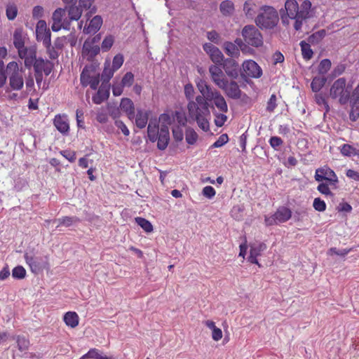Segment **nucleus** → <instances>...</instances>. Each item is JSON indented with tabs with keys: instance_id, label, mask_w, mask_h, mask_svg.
<instances>
[{
	"instance_id": "e2e57ef3",
	"label": "nucleus",
	"mask_w": 359,
	"mask_h": 359,
	"mask_svg": "<svg viewBox=\"0 0 359 359\" xmlns=\"http://www.w3.org/2000/svg\"><path fill=\"white\" fill-rule=\"evenodd\" d=\"M215 123L217 127H222L227 120V116L224 114H215Z\"/></svg>"
},
{
	"instance_id": "338daca9",
	"label": "nucleus",
	"mask_w": 359,
	"mask_h": 359,
	"mask_svg": "<svg viewBox=\"0 0 359 359\" xmlns=\"http://www.w3.org/2000/svg\"><path fill=\"white\" fill-rule=\"evenodd\" d=\"M202 193L205 197L211 199L215 196L216 191L212 187L206 186L203 189Z\"/></svg>"
},
{
	"instance_id": "c9c22d12",
	"label": "nucleus",
	"mask_w": 359,
	"mask_h": 359,
	"mask_svg": "<svg viewBox=\"0 0 359 359\" xmlns=\"http://www.w3.org/2000/svg\"><path fill=\"white\" fill-rule=\"evenodd\" d=\"M37 32V40H41L44 46H49L51 44V33L50 29H45L43 32Z\"/></svg>"
},
{
	"instance_id": "c03bdc74",
	"label": "nucleus",
	"mask_w": 359,
	"mask_h": 359,
	"mask_svg": "<svg viewBox=\"0 0 359 359\" xmlns=\"http://www.w3.org/2000/svg\"><path fill=\"white\" fill-rule=\"evenodd\" d=\"M332 65L331 61L329 59H323L320 61L318 71L320 74H325L330 69Z\"/></svg>"
},
{
	"instance_id": "13d9d810",
	"label": "nucleus",
	"mask_w": 359,
	"mask_h": 359,
	"mask_svg": "<svg viewBox=\"0 0 359 359\" xmlns=\"http://www.w3.org/2000/svg\"><path fill=\"white\" fill-rule=\"evenodd\" d=\"M134 81V75L132 72H127L123 77L121 84L123 86H131Z\"/></svg>"
},
{
	"instance_id": "7c9ffc66",
	"label": "nucleus",
	"mask_w": 359,
	"mask_h": 359,
	"mask_svg": "<svg viewBox=\"0 0 359 359\" xmlns=\"http://www.w3.org/2000/svg\"><path fill=\"white\" fill-rule=\"evenodd\" d=\"M197 88L206 100L208 98V95L210 96L211 93H213L215 91V90H212V87L204 80H200L197 83Z\"/></svg>"
},
{
	"instance_id": "e433bc0d",
	"label": "nucleus",
	"mask_w": 359,
	"mask_h": 359,
	"mask_svg": "<svg viewBox=\"0 0 359 359\" xmlns=\"http://www.w3.org/2000/svg\"><path fill=\"white\" fill-rule=\"evenodd\" d=\"M13 339L16 340L19 351H25L29 348V341L25 336L18 335Z\"/></svg>"
},
{
	"instance_id": "774afa93",
	"label": "nucleus",
	"mask_w": 359,
	"mask_h": 359,
	"mask_svg": "<svg viewBox=\"0 0 359 359\" xmlns=\"http://www.w3.org/2000/svg\"><path fill=\"white\" fill-rule=\"evenodd\" d=\"M276 106H277L276 96V95L273 94V95H271V97L269 98V101L267 102L266 110L269 112H272L274 111Z\"/></svg>"
},
{
	"instance_id": "0e129e2a",
	"label": "nucleus",
	"mask_w": 359,
	"mask_h": 359,
	"mask_svg": "<svg viewBox=\"0 0 359 359\" xmlns=\"http://www.w3.org/2000/svg\"><path fill=\"white\" fill-rule=\"evenodd\" d=\"M228 140L229 137L227 134H222L219 137L217 140L215 142L212 147L214 148L221 147L224 145L228 142Z\"/></svg>"
},
{
	"instance_id": "2f4dec72",
	"label": "nucleus",
	"mask_w": 359,
	"mask_h": 359,
	"mask_svg": "<svg viewBox=\"0 0 359 359\" xmlns=\"http://www.w3.org/2000/svg\"><path fill=\"white\" fill-rule=\"evenodd\" d=\"M327 79L325 76H315L311 83V89L313 92L318 93L325 86Z\"/></svg>"
},
{
	"instance_id": "f8f14e48",
	"label": "nucleus",
	"mask_w": 359,
	"mask_h": 359,
	"mask_svg": "<svg viewBox=\"0 0 359 359\" xmlns=\"http://www.w3.org/2000/svg\"><path fill=\"white\" fill-rule=\"evenodd\" d=\"M187 109L189 117L192 121L203 115H210V110L208 107L199 106L194 101L189 102Z\"/></svg>"
},
{
	"instance_id": "1a4fd4ad",
	"label": "nucleus",
	"mask_w": 359,
	"mask_h": 359,
	"mask_svg": "<svg viewBox=\"0 0 359 359\" xmlns=\"http://www.w3.org/2000/svg\"><path fill=\"white\" fill-rule=\"evenodd\" d=\"M221 65L226 75L233 79H236L239 73L241 74V69L239 67L238 63L233 58L224 59Z\"/></svg>"
},
{
	"instance_id": "4c0bfd02",
	"label": "nucleus",
	"mask_w": 359,
	"mask_h": 359,
	"mask_svg": "<svg viewBox=\"0 0 359 359\" xmlns=\"http://www.w3.org/2000/svg\"><path fill=\"white\" fill-rule=\"evenodd\" d=\"M50 64L49 60H45L42 57L36 58L34 62V65L32 67H34V73H43V70H44V67L46 65Z\"/></svg>"
},
{
	"instance_id": "69168bd1",
	"label": "nucleus",
	"mask_w": 359,
	"mask_h": 359,
	"mask_svg": "<svg viewBox=\"0 0 359 359\" xmlns=\"http://www.w3.org/2000/svg\"><path fill=\"white\" fill-rule=\"evenodd\" d=\"M341 153L345 156H351L353 154L354 147L348 144H344L341 147Z\"/></svg>"
},
{
	"instance_id": "ddd939ff",
	"label": "nucleus",
	"mask_w": 359,
	"mask_h": 359,
	"mask_svg": "<svg viewBox=\"0 0 359 359\" xmlns=\"http://www.w3.org/2000/svg\"><path fill=\"white\" fill-rule=\"evenodd\" d=\"M219 88L223 90L226 96L231 99L238 100L241 97L242 92L238 83L235 81L229 82V81L226 79L224 81V86Z\"/></svg>"
},
{
	"instance_id": "473e14b6",
	"label": "nucleus",
	"mask_w": 359,
	"mask_h": 359,
	"mask_svg": "<svg viewBox=\"0 0 359 359\" xmlns=\"http://www.w3.org/2000/svg\"><path fill=\"white\" fill-rule=\"evenodd\" d=\"M299 45L301 47L303 58L306 60H311L313 57V52L311 48L310 43L306 42L305 41H302Z\"/></svg>"
},
{
	"instance_id": "f03ea898",
	"label": "nucleus",
	"mask_w": 359,
	"mask_h": 359,
	"mask_svg": "<svg viewBox=\"0 0 359 359\" xmlns=\"http://www.w3.org/2000/svg\"><path fill=\"white\" fill-rule=\"evenodd\" d=\"M259 11L257 16L255 18L257 27L262 29H271L277 25L279 17L273 7L263 6L259 8Z\"/></svg>"
},
{
	"instance_id": "a19ab883",
	"label": "nucleus",
	"mask_w": 359,
	"mask_h": 359,
	"mask_svg": "<svg viewBox=\"0 0 359 359\" xmlns=\"http://www.w3.org/2000/svg\"><path fill=\"white\" fill-rule=\"evenodd\" d=\"M6 15L9 20H13L18 15V8L15 4H8L6 6Z\"/></svg>"
},
{
	"instance_id": "37998d69",
	"label": "nucleus",
	"mask_w": 359,
	"mask_h": 359,
	"mask_svg": "<svg viewBox=\"0 0 359 359\" xmlns=\"http://www.w3.org/2000/svg\"><path fill=\"white\" fill-rule=\"evenodd\" d=\"M266 249V245L264 243H254L250 246V253L256 256H259L261 253Z\"/></svg>"
},
{
	"instance_id": "393cba45",
	"label": "nucleus",
	"mask_w": 359,
	"mask_h": 359,
	"mask_svg": "<svg viewBox=\"0 0 359 359\" xmlns=\"http://www.w3.org/2000/svg\"><path fill=\"white\" fill-rule=\"evenodd\" d=\"M219 11L224 16H231L235 11L234 4L230 0H224L219 5Z\"/></svg>"
},
{
	"instance_id": "dca6fc26",
	"label": "nucleus",
	"mask_w": 359,
	"mask_h": 359,
	"mask_svg": "<svg viewBox=\"0 0 359 359\" xmlns=\"http://www.w3.org/2000/svg\"><path fill=\"white\" fill-rule=\"evenodd\" d=\"M207 100L213 101L215 107L222 113H226L228 111V106L224 97L217 90H215L211 95H208Z\"/></svg>"
},
{
	"instance_id": "ea45409f",
	"label": "nucleus",
	"mask_w": 359,
	"mask_h": 359,
	"mask_svg": "<svg viewBox=\"0 0 359 359\" xmlns=\"http://www.w3.org/2000/svg\"><path fill=\"white\" fill-rule=\"evenodd\" d=\"M210 57L211 60L215 64V65H221L224 59V55L221 50L217 48L216 49H214V51L210 54Z\"/></svg>"
},
{
	"instance_id": "39448f33",
	"label": "nucleus",
	"mask_w": 359,
	"mask_h": 359,
	"mask_svg": "<svg viewBox=\"0 0 359 359\" xmlns=\"http://www.w3.org/2000/svg\"><path fill=\"white\" fill-rule=\"evenodd\" d=\"M242 36L248 44L258 48L263 45V37L254 25H246L242 29Z\"/></svg>"
},
{
	"instance_id": "5fc2aeb1",
	"label": "nucleus",
	"mask_w": 359,
	"mask_h": 359,
	"mask_svg": "<svg viewBox=\"0 0 359 359\" xmlns=\"http://www.w3.org/2000/svg\"><path fill=\"white\" fill-rule=\"evenodd\" d=\"M329 183L328 182H326V183H320V184H318V187H317V190L322 194H324L325 196H333L334 194L332 193V191H330V188H329Z\"/></svg>"
},
{
	"instance_id": "de8ad7c7",
	"label": "nucleus",
	"mask_w": 359,
	"mask_h": 359,
	"mask_svg": "<svg viewBox=\"0 0 359 359\" xmlns=\"http://www.w3.org/2000/svg\"><path fill=\"white\" fill-rule=\"evenodd\" d=\"M173 118L176 119L179 126L184 127L187 125V118L185 114L182 111H175L173 114Z\"/></svg>"
},
{
	"instance_id": "6ab92c4d",
	"label": "nucleus",
	"mask_w": 359,
	"mask_h": 359,
	"mask_svg": "<svg viewBox=\"0 0 359 359\" xmlns=\"http://www.w3.org/2000/svg\"><path fill=\"white\" fill-rule=\"evenodd\" d=\"M120 107L127 114L129 119L132 120L135 118V106L130 99L123 98L121 101Z\"/></svg>"
},
{
	"instance_id": "680f3d73",
	"label": "nucleus",
	"mask_w": 359,
	"mask_h": 359,
	"mask_svg": "<svg viewBox=\"0 0 359 359\" xmlns=\"http://www.w3.org/2000/svg\"><path fill=\"white\" fill-rule=\"evenodd\" d=\"M351 251V248L337 250L336 248H332L329 250V254L331 255H336L341 257H344L346 255H348Z\"/></svg>"
},
{
	"instance_id": "a878e982",
	"label": "nucleus",
	"mask_w": 359,
	"mask_h": 359,
	"mask_svg": "<svg viewBox=\"0 0 359 359\" xmlns=\"http://www.w3.org/2000/svg\"><path fill=\"white\" fill-rule=\"evenodd\" d=\"M223 48L226 54L230 56L231 58L238 57L240 55V50L238 47L232 42H224Z\"/></svg>"
},
{
	"instance_id": "423d86ee",
	"label": "nucleus",
	"mask_w": 359,
	"mask_h": 359,
	"mask_svg": "<svg viewBox=\"0 0 359 359\" xmlns=\"http://www.w3.org/2000/svg\"><path fill=\"white\" fill-rule=\"evenodd\" d=\"M25 259L29 265L32 273L38 274L43 269L48 268V259L47 256L36 257L25 253Z\"/></svg>"
},
{
	"instance_id": "72a5a7b5",
	"label": "nucleus",
	"mask_w": 359,
	"mask_h": 359,
	"mask_svg": "<svg viewBox=\"0 0 359 359\" xmlns=\"http://www.w3.org/2000/svg\"><path fill=\"white\" fill-rule=\"evenodd\" d=\"M160 129L158 128V126L156 123L152 125L150 122L147 127V135L149 140L151 142H155L157 140V137L159 134Z\"/></svg>"
},
{
	"instance_id": "a18cd8bd",
	"label": "nucleus",
	"mask_w": 359,
	"mask_h": 359,
	"mask_svg": "<svg viewBox=\"0 0 359 359\" xmlns=\"http://www.w3.org/2000/svg\"><path fill=\"white\" fill-rule=\"evenodd\" d=\"M198 139V135L195 130L191 128H188L186 130V141L189 144H194Z\"/></svg>"
},
{
	"instance_id": "4468645a",
	"label": "nucleus",
	"mask_w": 359,
	"mask_h": 359,
	"mask_svg": "<svg viewBox=\"0 0 359 359\" xmlns=\"http://www.w3.org/2000/svg\"><path fill=\"white\" fill-rule=\"evenodd\" d=\"M219 65H212L209 67V72L211 76L212 81L218 87H222L224 85V81L226 79L222 69L218 66Z\"/></svg>"
},
{
	"instance_id": "bf43d9fd",
	"label": "nucleus",
	"mask_w": 359,
	"mask_h": 359,
	"mask_svg": "<svg viewBox=\"0 0 359 359\" xmlns=\"http://www.w3.org/2000/svg\"><path fill=\"white\" fill-rule=\"evenodd\" d=\"M172 135L175 141L180 142L183 140L184 133L182 126H175L172 128Z\"/></svg>"
},
{
	"instance_id": "4d7b16f0",
	"label": "nucleus",
	"mask_w": 359,
	"mask_h": 359,
	"mask_svg": "<svg viewBox=\"0 0 359 359\" xmlns=\"http://www.w3.org/2000/svg\"><path fill=\"white\" fill-rule=\"evenodd\" d=\"M313 206L316 210L319 212H323L326 210V203L320 198L314 199Z\"/></svg>"
},
{
	"instance_id": "09e8293b",
	"label": "nucleus",
	"mask_w": 359,
	"mask_h": 359,
	"mask_svg": "<svg viewBox=\"0 0 359 359\" xmlns=\"http://www.w3.org/2000/svg\"><path fill=\"white\" fill-rule=\"evenodd\" d=\"M79 219L76 217H63L57 219L58 225H64L65 226H71L74 222H78Z\"/></svg>"
},
{
	"instance_id": "f704fd0d",
	"label": "nucleus",
	"mask_w": 359,
	"mask_h": 359,
	"mask_svg": "<svg viewBox=\"0 0 359 359\" xmlns=\"http://www.w3.org/2000/svg\"><path fill=\"white\" fill-rule=\"evenodd\" d=\"M325 35V29H320L309 36L307 40L308 42L311 43L312 45H316L318 44L323 40Z\"/></svg>"
},
{
	"instance_id": "8fccbe9b",
	"label": "nucleus",
	"mask_w": 359,
	"mask_h": 359,
	"mask_svg": "<svg viewBox=\"0 0 359 359\" xmlns=\"http://www.w3.org/2000/svg\"><path fill=\"white\" fill-rule=\"evenodd\" d=\"M114 42V38L113 36H111V35L107 36L104 39V40L102 43L101 48H102V50L105 51V52L108 51L113 46Z\"/></svg>"
},
{
	"instance_id": "5701e85b",
	"label": "nucleus",
	"mask_w": 359,
	"mask_h": 359,
	"mask_svg": "<svg viewBox=\"0 0 359 359\" xmlns=\"http://www.w3.org/2000/svg\"><path fill=\"white\" fill-rule=\"evenodd\" d=\"M23 32L21 28H17L13 32V45L18 50V52L22 50L25 48V39L22 36Z\"/></svg>"
},
{
	"instance_id": "f257e3e1",
	"label": "nucleus",
	"mask_w": 359,
	"mask_h": 359,
	"mask_svg": "<svg viewBox=\"0 0 359 359\" xmlns=\"http://www.w3.org/2000/svg\"><path fill=\"white\" fill-rule=\"evenodd\" d=\"M311 3L304 0L300 6L296 0H286L285 11L280 10V18L283 25H288L289 20H294V28L296 31L302 29L303 22L310 18Z\"/></svg>"
},
{
	"instance_id": "c756f323",
	"label": "nucleus",
	"mask_w": 359,
	"mask_h": 359,
	"mask_svg": "<svg viewBox=\"0 0 359 359\" xmlns=\"http://www.w3.org/2000/svg\"><path fill=\"white\" fill-rule=\"evenodd\" d=\"M64 321L67 326L74 328L79 325V316L76 312L69 311L65 314Z\"/></svg>"
},
{
	"instance_id": "f3484780",
	"label": "nucleus",
	"mask_w": 359,
	"mask_h": 359,
	"mask_svg": "<svg viewBox=\"0 0 359 359\" xmlns=\"http://www.w3.org/2000/svg\"><path fill=\"white\" fill-rule=\"evenodd\" d=\"M109 96V84L102 83L99 88L97 93L93 96V101L95 104H100L107 100Z\"/></svg>"
},
{
	"instance_id": "864d4df0",
	"label": "nucleus",
	"mask_w": 359,
	"mask_h": 359,
	"mask_svg": "<svg viewBox=\"0 0 359 359\" xmlns=\"http://www.w3.org/2000/svg\"><path fill=\"white\" fill-rule=\"evenodd\" d=\"M123 61L124 59L122 54L118 53L113 58L111 67L116 71L118 70L122 66Z\"/></svg>"
},
{
	"instance_id": "0eeeda50",
	"label": "nucleus",
	"mask_w": 359,
	"mask_h": 359,
	"mask_svg": "<svg viewBox=\"0 0 359 359\" xmlns=\"http://www.w3.org/2000/svg\"><path fill=\"white\" fill-rule=\"evenodd\" d=\"M314 178L317 182L325 180L334 188L337 187L338 177L333 170L327 165L316 169Z\"/></svg>"
},
{
	"instance_id": "4be33fe9",
	"label": "nucleus",
	"mask_w": 359,
	"mask_h": 359,
	"mask_svg": "<svg viewBox=\"0 0 359 359\" xmlns=\"http://www.w3.org/2000/svg\"><path fill=\"white\" fill-rule=\"evenodd\" d=\"M274 217L278 223L285 222L292 217L291 210L285 207H280L274 213Z\"/></svg>"
},
{
	"instance_id": "9b49d317",
	"label": "nucleus",
	"mask_w": 359,
	"mask_h": 359,
	"mask_svg": "<svg viewBox=\"0 0 359 359\" xmlns=\"http://www.w3.org/2000/svg\"><path fill=\"white\" fill-rule=\"evenodd\" d=\"M97 65L95 63L86 65L83 69L80 75V82L83 87H87L89 84V81L96 76Z\"/></svg>"
},
{
	"instance_id": "9d476101",
	"label": "nucleus",
	"mask_w": 359,
	"mask_h": 359,
	"mask_svg": "<svg viewBox=\"0 0 359 359\" xmlns=\"http://www.w3.org/2000/svg\"><path fill=\"white\" fill-rule=\"evenodd\" d=\"M19 57L24 60V64L26 68L31 69L34 62L36 59V48L35 46L26 47L22 50L18 52Z\"/></svg>"
},
{
	"instance_id": "58836bf2",
	"label": "nucleus",
	"mask_w": 359,
	"mask_h": 359,
	"mask_svg": "<svg viewBox=\"0 0 359 359\" xmlns=\"http://www.w3.org/2000/svg\"><path fill=\"white\" fill-rule=\"evenodd\" d=\"M314 99L318 105L323 107L326 112L330 111L329 104L326 100V96L322 93H316L314 95Z\"/></svg>"
},
{
	"instance_id": "bb28decb",
	"label": "nucleus",
	"mask_w": 359,
	"mask_h": 359,
	"mask_svg": "<svg viewBox=\"0 0 359 359\" xmlns=\"http://www.w3.org/2000/svg\"><path fill=\"white\" fill-rule=\"evenodd\" d=\"M116 70L111 67L110 62L106 61L104 62V67L103 72L101 75V79L102 80V83L109 84V80L113 76Z\"/></svg>"
},
{
	"instance_id": "603ef678",
	"label": "nucleus",
	"mask_w": 359,
	"mask_h": 359,
	"mask_svg": "<svg viewBox=\"0 0 359 359\" xmlns=\"http://www.w3.org/2000/svg\"><path fill=\"white\" fill-rule=\"evenodd\" d=\"M269 142L271 147L276 151H278L280 147L282 146V144H283V140L277 136H272L269 139Z\"/></svg>"
},
{
	"instance_id": "a211bd4d",
	"label": "nucleus",
	"mask_w": 359,
	"mask_h": 359,
	"mask_svg": "<svg viewBox=\"0 0 359 359\" xmlns=\"http://www.w3.org/2000/svg\"><path fill=\"white\" fill-rule=\"evenodd\" d=\"M53 124L62 134L67 135L69 133V125L66 116L56 115L53 120Z\"/></svg>"
},
{
	"instance_id": "2eb2a0df",
	"label": "nucleus",
	"mask_w": 359,
	"mask_h": 359,
	"mask_svg": "<svg viewBox=\"0 0 359 359\" xmlns=\"http://www.w3.org/2000/svg\"><path fill=\"white\" fill-rule=\"evenodd\" d=\"M156 141L157 148L159 150L163 151L167 148L170 142V132L168 126L161 125Z\"/></svg>"
},
{
	"instance_id": "cd10ccee",
	"label": "nucleus",
	"mask_w": 359,
	"mask_h": 359,
	"mask_svg": "<svg viewBox=\"0 0 359 359\" xmlns=\"http://www.w3.org/2000/svg\"><path fill=\"white\" fill-rule=\"evenodd\" d=\"M67 9L68 18L69 20H79L82 15V10L78 6L72 4L69 6H66L65 10Z\"/></svg>"
},
{
	"instance_id": "c85d7f7f",
	"label": "nucleus",
	"mask_w": 359,
	"mask_h": 359,
	"mask_svg": "<svg viewBox=\"0 0 359 359\" xmlns=\"http://www.w3.org/2000/svg\"><path fill=\"white\" fill-rule=\"evenodd\" d=\"M83 51L88 52V60L92 61L100 53V48L97 45L91 46L86 41L83 44Z\"/></svg>"
},
{
	"instance_id": "79ce46f5",
	"label": "nucleus",
	"mask_w": 359,
	"mask_h": 359,
	"mask_svg": "<svg viewBox=\"0 0 359 359\" xmlns=\"http://www.w3.org/2000/svg\"><path fill=\"white\" fill-rule=\"evenodd\" d=\"M135 221L147 233L153 231V226L149 221L142 217H136Z\"/></svg>"
},
{
	"instance_id": "aec40b11",
	"label": "nucleus",
	"mask_w": 359,
	"mask_h": 359,
	"mask_svg": "<svg viewBox=\"0 0 359 359\" xmlns=\"http://www.w3.org/2000/svg\"><path fill=\"white\" fill-rule=\"evenodd\" d=\"M102 25V18L100 15H95L90 21L87 27H85L83 32L89 34H95Z\"/></svg>"
},
{
	"instance_id": "6e6d98bb",
	"label": "nucleus",
	"mask_w": 359,
	"mask_h": 359,
	"mask_svg": "<svg viewBox=\"0 0 359 359\" xmlns=\"http://www.w3.org/2000/svg\"><path fill=\"white\" fill-rule=\"evenodd\" d=\"M102 353L97 348H91L87 353L83 355L80 359H98Z\"/></svg>"
},
{
	"instance_id": "052dcab7",
	"label": "nucleus",
	"mask_w": 359,
	"mask_h": 359,
	"mask_svg": "<svg viewBox=\"0 0 359 359\" xmlns=\"http://www.w3.org/2000/svg\"><path fill=\"white\" fill-rule=\"evenodd\" d=\"M184 95L189 102L194 101V89L191 83L186 84L184 86Z\"/></svg>"
},
{
	"instance_id": "b1692460",
	"label": "nucleus",
	"mask_w": 359,
	"mask_h": 359,
	"mask_svg": "<svg viewBox=\"0 0 359 359\" xmlns=\"http://www.w3.org/2000/svg\"><path fill=\"white\" fill-rule=\"evenodd\" d=\"M149 119V111H144L142 109H137L136 117H135V124L136 126L140 129L145 128L147 124Z\"/></svg>"
},
{
	"instance_id": "6e6552de",
	"label": "nucleus",
	"mask_w": 359,
	"mask_h": 359,
	"mask_svg": "<svg viewBox=\"0 0 359 359\" xmlns=\"http://www.w3.org/2000/svg\"><path fill=\"white\" fill-rule=\"evenodd\" d=\"M241 75L252 78H259L262 75V70L254 60H246L243 63Z\"/></svg>"
},
{
	"instance_id": "7ed1b4c3",
	"label": "nucleus",
	"mask_w": 359,
	"mask_h": 359,
	"mask_svg": "<svg viewBox=\"0 0 359 359\" xmlns=\"http://www.w3.org/2000/svg\"><path fill=\"white\" fill-rule=\"evenodd\" d=\"M346 86V79L339 78L333 83L330 90V97L332 99L339 98V102L341 105L347 104L350 99V91Z\"/></svg>"
},
{
	"instance_id": "49530a36",
	"label": "nucleus",
	"mask_w": 359,
	"mask_h": 359,
	"mask_svg": "<svg viewBox=\"0 0 359 359\" xmlns=\"http://www.w3.org/2000/svg\"><path fill=\"white\" fill-rule=\"evenodd\" d=\"M209 116L210 115H203L194 120L197 122L198 127L203 131H208L209 130V122L208 121V116Z\"/></svg>"
},
{
	"instance_id": "412c9836",
	"label": "nucleus",
	"mask_w": 359,
	"mask_h": 359,
	"mask_svg": "<svg viewBox=\"0 0 359 359\" xmlns=\"http://www.w3.org/2000/svg\"><path fill=\"white\" fill-rule=\"evenodd\" d=\"M258 11L257 5L252 0L246 1L243 4V12L248 19H253Z\"/></svg>"
},
{
	"instance_id": "20e7f679",
	"label": "nucleus",
	"mask_w": 359,
	"mask_h": 359,
	"mask_svg": "<svg viewBox=\"0 0 359 359\" xmlns=\"http://www.w3.org/2000/svg\"><path fill=\"white\" fill-rule=\"evenodd\" d=\"M8 74L9 86L13 90H20L24 85L23 70L20 69L16 62H10L6 66Z\"/></svg>"
},
{
	"instance_id": "3c124183",
	"label": "nucleus",
	"mask_w": 359,
	"mask_h": 359,
	"mask_svg": "<svg viewBox=\"0 0 359 359\" xmlns=\"http://www.w3.org/2000/svg\"><path fill=\"white\" fill-rule=\"evenodd\" d=\"M12 276L14 278L22 279L26 276V271L22 266H18L13 269Z\"/></svg>"
}]
</instances>
